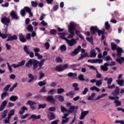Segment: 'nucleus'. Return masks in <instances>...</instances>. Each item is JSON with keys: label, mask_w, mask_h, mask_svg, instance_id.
<instances>
[{"label": "nucleus", "mask_w": 124, "mask_h": 124, "mask_svg": "<svg viewBox=\"0 0 124 124\" xmlns=\"http://www.w3.org/2000/svg\"><path fill=\"white\" fill-rule=\"evenodd\" d=\"M105 25L106 30H109V29H110V25H109V23L108 22V21L106 22Z\"/></svg>", "instance_id": "obj_55"}, {"label": "nucleus", "mask_w": 124, "mask_h": 124, "mask_svg": "<svg viewBox=\"0 0 124 124\" xmlns=\"http://www.w3.org/2000/svg\"><path fill=\"white\" fill-rule=\"evenodd\" d=\"M9 94L7 92H4L1 95V98L2 99H3L4 98L6 97V96H8Z\"/></svg>", "instance_id": "obj_35"}, {"label": "nucleus", "mask_w": 124, "mask_h": 124, "mask_svg": "<svg viewBox=\"0 0 124 124\" xmlns=\"http://www.w3.org/2000/svg\"><path fill=\"white\" fill-rule=\"evenodd\" d=\"M102 85V79H100L99 80H96V86L99 87Z\"/></svg>", "instance_id": "obj_39"}, {"label": "nucleus", "mask_w": 124, "mask_h": 124, "mask_svg": "<svg viewBox=\"0 0 124 124\" xmlns=\"http://www.w3.org/2000/svg\"><path fill=\"white\" fill-rule=\"evenodd\" d=\"M55 70H56V71H58L59 72L63 71V69H62V65H60L56 66Z\"/></svg>", "instance_id": "obj_23"}, {"label": "nucleus", "mask_w": 124, "mask_h": 124, "mask_svg": "<svg viewBox=\"0 0 124 124\" xmlns=\"http://www.w3.org/2000/svg\"><path fill=\"white\" fill-rule=\"evenodd\" d=\"M81 49V46H78L77 48H76L72 53L71 56H75L77 55L80 52V49Z\"/></svg>", "instance_id": "obj_17"}, {"label": "nucleus", "mask_w": 124, "mask_h": 124, "mask_svg": "<svg viewBox=\"0 0 124 124\" xmlns=\"http://www.w3.org/2000/svg\"><path fill=\"white\" fill-rule=\"evenodd\" d=\"M8 34L9 35H8V36L9 37L6 41H12V40H17V39H18V37H17V35H16L11 36L10 34Z\"/></svg>", "instance_id": "obj_13"}, {"label": "nucleus", "mask_w": 124, "mask_h": 124, "mask_svg": "<svg viewBox=\"0 0 124 124\" xmlns=\"http://www.w3.org/2000/svg\"><path fill=\"white\" fill-rule=\"evenodd\" d=\"M55 61L56 62H62V60L60 57H57Z\"/></svg>", "instance_id": "obj_59"}, {"label": "nucleus", "mask_w": 124, "mask_h": 124, "mask_svg": "<svg viewBox=\"0 0 124 124\" xmlns=\"http://www.w3.org/2000/svg\"><path fill=\"white\" fill-rule=\"evenodd\" d=\"M103 62V60L100 59H94V60H88V62H91V63H101Z\"/></svg>", "instance_id": "obj_11"}, {"label": "nucleus", "mask_w": 124, "mask_h": 124, "mask_svg": "<svg viewBox=\"0 0 124 124\" xmlns=\"http://www.w3.org/2000/svg\"><path fill=\"white\" fill-rule=\"evenodd\" d=\"M19 40L21 42H23V43H25L27 41V39H26V38H25V36L23 35L22 33H19Z\"/></svg>", "instance_id": "obj_20"}, {"label": "nucleus", "mask_w": 124, "mask_h": 124, "mask_svg": "<svg viewBox=\"0 0 124 124\" xmlns=\"http://www.w3.org/2000/svg\"><path fill=\"white\" fill-rule=\"evenodd\" d=\"M87 57H88V53H87L81 54V56L78 58V60H82L84 59V58H86Z\"/></svg>", "instance_id": "obj_42"}, {"label": "nucleus", "mask_w": 124, "mask_h": 124, "mask_svg": "<svg viewBox=\"0 0 124 124\" xmlns=\"http://www.w3.org/2000/svg\"><path fill=\"white\" fill-rule=\"evenodd\" d=\"M45 107H46V104H39L38 105V110H39V109H41L42 108L43 109H44V108H45Z\"/></svg>", "instance_id": "obj_46"}, {"label": "nucleus", "mask_w": 124, "mask_h": 124, "mask_svg": "<svg viewBox=\"0 0 124 124\" xmlns=\"http://www.w3.org/2000/svg\"><path fill=\"white\" fill-rule=\"evenodd\" d=\"M78 79L80 81H84L85 80V78H84V75H82V74L79 75L78 76Z\"/></svg>", "instance_id": "obj_54"}, {"label": "nucleus", "mask_w": 124, "mask_h": 124, "mask_svg": "<svg viewBox=\"0 0 124 124\" xmlns=\"http://www.w3.org/2000/svg\"><path fill=\"white\" fill-rule=\"evenodd\" d=\"M96 77L98 79H100V78H101V77H102L101 74L98 73V71L97 70H96Z\"/></svg>", "instance_id": "obj_63"}, {"label": "nucleus", "mask_w": 124, "mask_h": 124, "mask_svg": "<svg viewBox=\"0 0 124 124\" xmlns=\"http://www.w3.org/2000/svg\"><path fill=\"white\" fill-rule=\"evenodd\" d=\"M61 109L62 113H64V112H67V113H68V109H67V108H64L62 106H61Z\"/></svg>", "instance_id": "obj_33"}, {"label": "nucleus", "mask_w": 124, "mask_h": 124, "mask_svg": "<svg viewBox=\"0 0 124 124\" xmlns=\"http://www.w3.org/2000/svg\"><path fill=\"white\" fill-rule=\"evenodd\" d=\"M1 22L3 24L6 25L7 28V27H8V24H9V22H10V19L6 17H4L1 19Z\"/></svg>", "instance_id": "obj_10"}, {"label": "nucleus", "mask_w": 124, "mask_h": 124, "mask_svg": "<svg viewBox=\"0 0 124 124\" xmlns=\"http://www.w3.org/2000/svg\"><path fill=\"white\" fill-rule=\"evenodd\" d=\"M55 98L59 99V101H61V102H63V101L64 100L63 97L60 95H55Z\"/></svg>", "instance_id": "obj_27"}, {"label": "nucleus", "mask_w": 124, "mask_h": 124, "mask_svg": "<svg viewBox=\"0 0 124 124\" xmlns=\"http://www.w3.org/2000/svg\"><path fill=\"white\" fill-rule=\"evenodd\" d=\"M69 115L68 113H64V116L62 117V122L61 124H67L68 123V121L69 120V118H67V116Z\"/></svg>", "instance_id": "obj_8"}, {"label": "nucleus", "mask_w": 124, "mask_h": 124, "mask_svg": "<svg viewBox=\"0 0 124 124\" xmlns=\"http://www.w3.org/2000/svg\"><path fill=\"white\" fill-rule=\"evenodd\" d=\"M96 94L94 93H92L91 95L88 97V100H94V97L95 96Z\"/></svg>", "instance_id": "obj_28"}, {"label": "nucleus", "mask_w": 124, "mask_h": 124, "mask_svg": "<svg viewBox=\"0 0 124 124\" xmlns=\"http://www.w3.org/2000/svg\"><path fill=\"white\" fill-rule=\"evenodd\" d=\"M119 94H120V89L118 86H116L114 92L111 93V95L115 96V95H119Z\"/></svg>", "instance_id": "obj_18"}, {"label": "nucleus", "mask_w": 124, "mask_h": 124, "mask_svg": "<svg viewBox=\"0 0 124 124\" xmlns=\"http://www.w3.org/2000/svg\"><path fill=\"white\" fill-rule=\"evenodd\" d=\"M9 34H3L1 33V32L0 31V36L3 38V39H4V38H7V36H8Z\"/></svg>", "instance_id": "obj_34"}, {"label": "nucleus", "mask_w": 124, "mask_h": 124, "mask_svg": "<svg viewBox=\"0 0 124 124\" xmlns=\"http://www.w3.org/2000/svg\"><path fill=\"white\" fill-rule=\"evenodd\" d=\"M114 102L116 104V107H118V106H121V105H122V103L121 102V101L118 100H114Z\"/></svg>", "instance_id": "obj_36"}, {"label": "nucleus", "mask_w": 124, "mask_h": 124, "mask_svg": "<svg viewBox=\"0 0 124 124\" xmlns=\"http://www.w3.org/2000/svg\"><path fill=\"white\" fill-rule=\"evenodd\" d=\"M116 50H117V53L116 54V57L120 58V57L122 56V52H123V49L121 47H118L116 48Z\"/></svg>", "instance_id": "obj_19"}, {"label": "nucleus", "mask_w": 124, "mask_h": 124, "mask_svg": "<svg viewBox=\"0 0 124 124\" xmlns=\"http://www.w3.org/2000/svg\"><path fill=\"white\" fill-rule=\"evenodd\" d=\"M31 4L33 7H36L37 6V2L34 1H32L31 2Z\"/></svg>", "instance_id": "obj_56"}, {"label": "nucleus", "mask_w": 124, "mask_h": 124, "mask_svg": "<svg viewBox=\"0 0 124 124\" xmlns=\"http://www.w3.org/2000/svg\"><path fill=\"white\" fill-rule=\"evenodd\" d=\"M47 84V79H45L42 81H40L38 83L39 87H42V86H45Z\"/></svg>", "instance_id": "obj_24"}, {"label": "nucleus", "mask_w": 124, "mask_h": 124, "mask_svg": "<svg viewBox=\"0 0 124 124\" xmlns=\"http://www.w3.org/2000/svg\"><path fill=\"white\" fill-rule=\"evenodd\" d=\"M77 27V24L76 23L74 22H71L70 23L69 25L68 26V31L71 34L68 35L67 37H65V35H66V33L64 32L62 33H58V35L59 37L62 38V39H64L68 44V46L70 47H72V46H74L75 44H77V39L73 38V36L75 34L74 33V30H75V28Z\"/></svg>", "instance_id": "obj_1"}, {"label": "nucleus", "mask_w": 124, "mask_h": 124, "mask_svg": "<svg viewBox=\"0 0 124 124\" xmlns=\"http://www.w3.org/2000/svg\"><path fill=\"white\" fill-rule=\"evenodd\" d=\"M35 104H36V103L31 100L28 101L26 103V105H30V108L32 109V110H35L36 109V107L34 106Z\"/></svg>", "instance_id": "obj_7"}, {"label": "nucleus", "mask_w": 124, "mask_h": 124, "mask_svg": "<svg viewBox=\"0 0 124 124\" xmlns=\"http://www.w3.org/2000/svg\"><path fill=\"white\" fill-rule=\"evenodd\" d=\"M39 76H40L39 79L40 80V79H42L45 76V74L42 71H40L39 73Z\"/></svg>", "instance_id": "obj_50"}, {"label": "nucleus", "mask_w": 124, "mask_h": 124, "mask_svg": "<svg viewBox=\"0 0 124 124\" xmlns=\"http://www.w3.org/2000/svg\"><path fill=\"white\" fill-rule=\"evenodd\" d=\"M108 98L110 100H115V99H119L120 97L117 96H109Z\"/></svg>", "instance_id": "obj_37"}, {"label": "nucleus", "mask_w": 124, "mask_h": 124, "mask_svg": "<svg viewBox=\"0 0 124 124\" xmlns=\"http://www.w3.org/2000/svg\"><path fill=\"white\" fill-rule=\"evenodd\" d=\"M116 62H119V63L122 64L123 62H124V58L120 57V58H118L116 59Z\"/></svg>", "instance_id": "obj_32"}, {"label": "nucleus", "mask_w": 124, "mask_h": 124, "mask_svg": "<svg viewBox=\"0 0 124 124\" xmlns=\"http://www.w3.org/2000/svg\"><path fill=\"white\" fill-rule=\"evenodd\" d=\"M91 32L93 34H95L96 32L98 34L99 36L102 35L101 40H104V38H105V29H103V30H99L98 28L96 26H92L90 29Z\"/></svg>", "instance_id": "obj_3"}, {"label": "nucleus", "mask_w": 124, "mask_h": 124, "mask_svg": "<svg viewBox=\"0 0 124 124\" xmlns=\"http://www.w3.org/2000/svg\"><path fill=\"white\" fill-rule=\"evenodd\" d=\"M35 57H37V58H38V59H39V60H42L43 58V56L40 55L38 53H35Z\"/></svg>", "instance_id": "obj_44"}, {"label": "nucleus", "mask_w": 124, "mask_h": 124, "mask_svg": "<svg viewBox=\"0 0 124 124\" xmlns=\"http://www.w3.org/2000/svg\"><path fill=\"white\" fill-rule=\"evenodd\" d=\"M8 112V110H4L1 113V116L2 119H4V118H6V116H7V113Z\"/></svg>", "instance_id": "obj_26"}, {"label": "nucleus", "mask_w": 124, "mask_h": 124, "mask_svg": "<svg viewBox=\"0 0 124 124\" xmlns=\"http://www.w3.org/2000/svg\"><path fill=\"white\" fill-rule=\"evenodd\" d=\"M24 51L26 53V54L30 55V58H33V57H34V53H33V52L31 53L30 52V50H28V46H24Z\"/></svg>", "instance_id": "obj_9"}, {"label": "nucleus", "mask_w": 124, "mask_h": 124, "mask_svg": "<svg viewBox=\"0 0 124 124\" xmlns=\"http://www.w3.org/2000/svg\"><path fill=\"white\" fill-rule=\"evenodd\" d=\"M59 122H60V120H56L51 122L50 124H59Z\"/></svg>", "instance_id": "obj_64"}, {"label": "nucleus", "mask_w": 124, "mask_h": 124, "mask_svg": "<svg viewBox=\"0 0 124 124\" xmlns=\"http://www.w3.org/2000/svg\"><path fill=\"white\" fill-rule=\"evenodd\" d=\"M55 93H56V89H51L48 92L47 94H54Z\"/></svg>", "instance_id": "obj_47"}, {"label": "nucleus", "mask_w": 124, "mask_h": 124, "mask_svg": "<svg viewBox=\"0 0 124 124\" xmlns=\"http://www.w3.org/2000/svg\"><path fill=\"white\" fill-rule=\"evenodd\" d=\"M44 62H45V59H43L40 62L36 60L31 59L26 63L25 67L30 68L31 67V66H32L33 64V70L38 71V70L41 69V67H42V65L44 64Z\"/></svg>", "instance_id": "obj_2"}, {"label": "nucleus", "mask_w": 124, "mask_h": 124, "mask_svg": "<svg viewBox=\"0 0 124 124\" xmlns=\"http://www.w3.org/2000/svg\"><path fill=\"white\" fill-rule=\"evenodd\" d=\"M66 106L67 107H70L69 108V109H68V113H73V112H74V111H77V109H78V106H77L76 107L75 106H71V103H67L66 104Z\"/></svg>", "instance_id": "obj_6"}, {"label": "nucleus", "mask_w": 124, "mask_h": 124, "mask_svg": "<svg viewBox=\"0 0 124 124\" xmlns=\"http://www.w3.org/2000/svg\"><path fill=\"white\" fill-rule=\"evenodd\" d=\"M45 47L46 50H49V48H50V44L48 42H46L45 44Z\"/></svg>", "instance_id": "obj_53"}, {"label": "nucleus", "mask_w": 124, "mask_h": 124, "mask_svg": "<svg viewBox=\"0 0 124 124\" xmlns=\"http://www.w3.org/2000/svg\"><path fill=\"white\" fill-rule=\"evenodd\" d=\"M50 87L52 88H55L57 86V83L55 82H51L50 83Z\"/></svg>", "instance_id": "obj_62"}, {"label": "nucleus", "mask_w": 124, "mask_h": 124, "mask_svg": "<svg viewBox=\"0 0 124 124\" xmlns=\"http://www.w3.org/2000/svg\"><path fill=\"white\" fill-rule=\"evenodd\" d=\"M100 68L102 69V70H103V71H107V70H108V67L104 65H101L100 66Z\"/></svg>", "instance_id": "obj_52"}, {"label": "nucleus", "mask_w": 124, "mask_h": 124, "mask_svg": "<svg viewBox=\"0 0 124 124\" xmlns=\"http://www.w3.org/2000/svg\"><path fill=\"white\" fill-rule=\"evenodd\" d=\"M14 114H15V110L11 109L8 114L7 117L5 118V119L3 120L4 124H10V118L12 116H14Z\"/></svg>", "instance_id": "obj_4"}, {"label": "nucleus", "mask_w": 124, "mask_h": 124, "mask_svg": "<svg viewBox=\"0 0 124 124\" xmlns=\"http://www.w3.org/2000/svg\"><path fill=\"white\" fill-rule=\"evenodd\" d=\"M62 68L63 70H65V69H67L68 68V64H64L62 65Z\"/></svg>", "instance_id": "obj_58"}, {"label": "nucleus", "mask_w": 124, "mask_h": 124, "mask_svg": "<svg viewBox=\"0 0 124 124\" xmlns=\"http://www.w3.org/2000/svg\"><path fill=\"white\" fill-rule=\"evenodd\" d=\"M10 15L14 19H16V20H19V16H18V15H17V13H16L14 10L11 12Z\"/></svg>", "instance_id": "obj_12"}, {"label": "nucleus", "mask_w": 124, "mask_h": 124, "mask_svg": "<svg viewBox=\"0 0 124 124\" xmlns=\"http://www.w3.org/2000/svg\"><path fill=\"white\" fill-rule=\"evenodd\" d=\"M89 114V110L86 111H82L81 113V115L79 117L80 120H83L85 119V117H86Z\"/></svg>", "instance_id": "obj_14"}, {"label": "nucleus", "mask_w": 124, "mask_h": 124, "mask_svg": "<svg viewBox=\"0 0 124 124\" xmlns=\"http://www.w3.org/2000/svg\"><path fill=\"white\" fill-rule=\"evenodd\" d=\"M108 95V94L107 93H102L100 95H98L95 99V101L96 100H99V99L101 98H103V97H105V96H107Z\"/></svg>", "instance_id": "obj_21"}, {"label": "nucleus", "mask_w": 124, "mask_h": 124, "mask_svg": "<svg viewBox=\"0 0 124 124\" xmlns=\"http://www.w3.org/2000/svg\"><path fill=\"white\" fill-rule=\"evenodd\" d=\"M41 118V115H36L35 114H32L31 115L30 118H29V120H31V119H32V121H35V120H38Z\"/></svg>", "instance_id": "obj_16"}, {"label": "nucleus", "mask_w": 124, "mask_h": 124, "mask_svg": "<svg viewBox=\"0 0 124 124\" xmlns=\"http://www.w3.org/2000/svg\"><path fill=\"white\" fill-rule=\"evenodd\" d=\"M117 83H118V85H119L120 86H124V80H116Z\"/></svg>", "instance_id": "obj_48"}, {"label": "nucleus", "mask_w": 124, "mask_h": 124, "mask_svg": "<svg viewBox=\"0 0 124 124\" xmlns=\"http://www.w3.org/2000/svg\"><path fill=\"white\" fill-rule=\"evenodd\" d=\"M27 30L29 31H33V27L31 25H29L27 27Z\"/></svg>", "instance_id": "obj_49"}, {"label": "nucleus", "mask_w": 124, "mask_h": 124, "mask_svg": "<svg viewBox=\"0 0 124 124\" xmlns=\"http://www.w3.org/2000/svg\"><path fill=\"white\" fill-rule=\"evenodd\" d=\"M111 49L113 51H115L116 49H117V45L114 43H111Z\"/></svg>", "instance_id": "obj_40"}, {"label": "nucleus", "mask_w": 124, "mask_h": 124, "mask_svg": "<svg viewBox=\"0 0 124 124\" xmlns=\"http://www.w3.org/2000/svg\"><path fill=\"white\" fill-rule=\"evenodd\" d=\"M86 40H87V41H89V42H90V43H93V37H91V38L86 37Z\"/></svg>", "instance_id": "obj_57"}, {"label": "nucleus", "mask_w": 124, "mask_h": 124, "mask_svg": "<svg viewBox=\"0 0 124 124\" xmlns=\"http://www.w3.org/2000/svg\"><path fill=\"white\" fill-rule=\"evenodd\" d=\"M69 93L70 94V97L72 98V97H73V96L74 95V94H75V92H74V91H71L69 92Z\"/></svg>", "instance_id": "obj_61"}, {"label": "nucleus", "mask_w": 124, "mask_h": 124, "mask_svg": "<svg viewBox=\"0 0 124 124\" xmlns=\"http://www.w3.org/2000/svg\"><path fill=\"white\" fill-rule=\"evenodd\" d=\"M57 93L58 94H60V93H62L63 92H64V89L63 88H59L57 90Z\"/></svg>", "instance_id": "obj_45"}, {"label": "nucleus", "mask_w": 124, "mask_h": 124, "mask_svg": "<svg viewBox=\"0 0 124 124\" xmlns=\"http://www.w3.org/2000/svg\"><path fill=\"white\" fill-rule=\"evenodd\" d=\"M90 90L91 91H96V92H99V91H100L98 88L96 87V86H93L91 87L90 88Z\"/></svg>", "instance_id": "obj_43"}, {"label": "nucleus", "mask_w": 124, "mask_h": 124, "mask_svg": "<svg viewBox=\"0 0 124 124\" xmlns=\"http://www.w3.org/2000/svg\"><path fill=\"white\" fill-rule=\"evenodd\" d=\"M46 99L47 101H48L50 103H55L56 102V100L54 99L53 95H48L46 97Z\"/></svg>", "instance_id": "obj_15"}, {"label": "nucleus", "mask_w": 124, "mask_h": 124, "mask_svg": "<svg viewBox=\"0 0 124 124\" xmlns=\"http://www.w3.org/2000/svg\"><path fill=\"white\" fill-rule=\"evenodd\" d=\"M18 99V96L15 95H12L10 97V100L11 101H16Z\"/></svg>", "instance_id": "obj_31"}, {"label": "nucleus", "mask_w": 124, "mask_h": 124, "mask_svg": "<svg viewBox=\"0 0 124 124\" xmlns=\"http://www.w3.org/2000/svg\"><path fill=\"white\" fill-rule=\"evenodd\" d=\"M80 65V64H73L71 65V68L73 69V70H77V69L74 68L75 67H77V66H79Z\"/></svg>", "instance_id": "obj_38"}, {"label": "nucleus", "mask_w": 124, "mask_h": 124, "mask_svg": "<svg viewBox=\"0 0 124 124\" xmlns=\"http://www.w3.org/2000/svg\"><path fill=\"white\" fill-rule=\"evenodd\" d=\"M73 87L75 88V91H79V88L78 87V84L77 83H74L73 84Z\"/></svg>", "instance_id": "obj_51"}, {"label": "nucleus", "mask_w": 124, "mask_h": 124, "mask_svg": "<svg viewBox=\"0 0 124 124\" xmlns=\"http://www.w3.org/2000/svg\"><path fill=\"white\" fill-rule=\"evenodd\" d=\"M96 53H95V50L92 49L90 51V57L91 58H95L96 57Z\"/></svg>", "instance_id": "obj_22"}, {"label": "nucleus", "mask_w": 124, "mask_h": 124, "mask_svg": "<svg viewBox=\"0 0 124 124\" xmlns=\"http://www.w3.org/2000/svg\"><path fill=\"white\" fill-rule=\"evenodd\" d=\"M25 63H26V61L22 60L21 62H19L18 63V64L20 67V66H24V65H25Z\"/></svg>", "instance_id": "obj_41"}, {"label": "nucleus", "mask_w": 124, "mask_h": 124, "mask_svg": "<svg viewBox=\"0 0 124 124\" xmlns=\"http://www.w3.org/2000/svg\"><path fill=\"white\" fill-rule=\"evenodd\" d=\"M48 118L49 120L52 121V120L55 119V115H54V113L53 112H50L48 114Z\"/></svg>", "instance_id": "obj_25"}, {"label": "nucleus", "mask_w": 124, "mask_h": 124, "mask_svg": "<svg viewBox=\"0 0 124 124\" xmlns=\"http://www.w3.org/2000/svg\"><path fill=\"white\" fill-rule=\"evenodd\" d=\"M60 49L61 52H65V51H66V46H65V45H62L61 46Z\"/></svg>", "instance_id": "obj_30"}, {"label": "nucleus", "mask_w": 124, "mask_h": 124, "mask_svg": "<svg viewBox=\"0 0 124 124\" xmlns=\"http://www.w3.org/2000/svg\"><path fill=\"white\" fill-rule=\"evenodd\" d=\"M28 77L30 79L28 81L29 83H31L34 80V77L31 74H28Z\"/></svg>", "instance_id": "obj_29"}, {"label": "nucleus", "mask_w": 124, "mask_h": 124, "mask_svg": "<svg viewBox=\"0 0 124 124\" xmlns=\"http://www.w3.org/2000/svg\"><path fill=\"white\" fill-rule=\"evenodd\" d=\"M40 93H47V90H46V88L45 86H44L40 90Z\"/></svg>", "instance_id": "obj_60"}, {"label": "nucleus", "mask_w": 124, "mask_h": 124, "mask_svg": "<svg viewBox=\"0 0 124 124\" xmlns=\"http://www.w3.org/2000/svg\"><path fill=\"white\" fill-rule=\"evenodd\" d=\"M25 11H26V12H28L29 13L30 16L31 17H32V13H31V8H29L28 7H25L24 8V9H22L20 11V15L24 17L25 15H26V12Z\"/></svg>", "instance_id": "obj_5"}]
</instances>
